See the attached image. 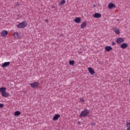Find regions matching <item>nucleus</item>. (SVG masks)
I'll return each instance as SVG.
<instances>
[{
	"instance_id": "nucleus-23",
	"label": "nucleus",
	"mask_w": 130,
	"mask_h": 130,
	"mask_svg": "<svg viewBox=\"0 0 130 130\" xmlns=\"http://www.w3.org/2000/svg\"><path fill=\"white\" fill-rule=\"evenodd\" d=\"M96 125V123L95 122H92L91 123V125L94 126Z\"/></svg>"
},
{
	"instance_id": "nucleus-13",
	"label": "nucleus",
	"mask_w": 130,
	"mask_h": 130,
	"mask_svg": "<svg viewBox=\"0 0 130 130\" xmlns=\"http://www.w3.org/2000/svg\"><path fill=\"white\" fill-rule=\"evenodd\" d=\"M81 17H76L74 19V22L77 24H80L81 23Z\"/></svg>"
},
{
	"instance_id": "nucleus-26",
	"label": "nucleus",
	"mask_w": 130,
	"mask_h": 130,
	"mask_svg": "<svg viewBox=\"0 0 130 130\" xmlns=\"http://www.w3.org/2000/svg\"><path fill=\"white\" fill-rule=\"evenodd\" d=\"M45 22H46L47 23L48 22V20L47 19L45 20Z\"/></svg>"
},
{
	"instance_id": "nucleus-22",
	"label": "nucleus",
	"mask_w": 130,
	"mask_h": 130,
	"mask_svg": "<svg viewBox=\"0 0 130 130\" xmlns=\"http://www.w3.org/2000/svg\"><path fill=\"white\" fill-rule=\"evenodd\" d=\"M69 64H70V66H74V64H75V61L74 60L69 61Z\"/></svg>"
},
{
	"instance_id": "nucleus-29",
	"label": "nucleus",
	"mask_w": 130,
	"mask_h": 130,
	"mask_svg": "<svg viewBox=\"0 0 130 130\" xmlns=\"http://www.w3.org/2000/svg\"><path fill=\"white\" fill-rule=\"evenodd\" d=\"M117 21H119V19H117Z\"/></svg>"
},
{
	"instance_id": "nucleus-5",
	"label": "nucleus",
	"mask_w": 130,
	"mask_h": 130,
	"mask_svg": "<svg viewBox=\"0 0 130 130\" xmlns=\"http://www.w3.org/2000/svg\"><path fill=\"white\" fill-rule=\"evenodd\" d=\"M30 86L31 87V88H33V89H35V88H37L38 86H39V82H35L30 83Z\"/></svg>"
},
{
	"instance_id": "nucleus-14",
	"label": "nucleus",
	"mask_w": 130,
	"mask_h": 130,
	"mask_svg": "<svg viewBox=\"0 0 130 130\" xmlns=\"http://www.w3.org/2000/svg\"><path fill=\"white\" fill-rule=\"evenodd\" d=\"M87 26V22H83L80 25L81 29H85V27Z\"/></svg>"
},
{
	"instance_id": "nucleus-28",
	"label": "nucleus",
	"mask_w": 130,
	"mask_h": 130,
	"mask_svg": "<svg viewBox=\"0 0 130 130\" xmlns=\"http://www.w3.org/2000/svg\"><path fill=\"white\" fill-rule=\"evenodd\" d=\"M80 123H81V122L78 121V124H80Z\"/></svg>"
},
{
	"instance_id": "nucleus-12",
	"label": "nucleus",
	"mask_w": 130,
	"mask_h": 130,
	"mask_svg": "<svg viewBox=\"0 0 130 130\" xmlns=\"http://www.w3.org/2000/svg\"><path fill=\"white\" fill-rule=\"evenodd\" d=\"M10 64H11V62H10V61L5 62L2 64V68H6L7 67H9Z\"/></svg>"
},
{
	"instance_id": "nucleus-11",
	"label": "nucleus",
	"mask_w": 130,
	"mask_h": 130,
	"mask_svg": "<svg viewBox=\"0 0 130 130\" xmlns=\"http://www.w3.org/2000/svg\"><path fill=\"white\" fill-rule=\"evenodd\" d=\"M105 50H106L107 52H109V51H111V50H112V48L110 46H107L105 47Z\"/></svg>"
},
{
	"instance_id": "nucleus-25",
	"label": "nucleus",
	"mask_w": 130,
	"mask_h": 130,
	"mask_svg": "<svg viewBox=\"0 0 130 130\" xmlns=\"http://www.w3.org/2000/svg\"><path fill=\"white\" fill-rule=\"evenodd\" d=\"M112 45H115V42H112Z\"/></svg>"
},
{
	"instance_id": "nucleus-21",
	"label": "nucleus",
	"mask_w": 130,
	"mask_h": 130,
	"mask_svg": "<svg viewBox=\"0 0 130 130\" xmlns=\"http://www.w3.org/2000/svg\"><path fill=\"white\" fill-rule=\"evenodd\" d=\"M66 4V0H61L59 3V5L60 6H63V5H64Z\"/></svg>"
},
{
	"instance_id": "nucleus-3",
	"label": "nucleus",
	"mask_w": 130,
	"mask_h": 130,
	"mask_svg": "<svg viewBox=\"0 0 130 130\" xmlns=\"http://www.w3.org/2000/svg\"><path fill=\"white\" fill-rule=\"evenodd\" d=\"M27 26V22L26 21H23L22 22L20 23H19L17 25V28H25V27H26Z\"/></svg>"
},
{
	"instance_id": "nucleus-6",
	"label": "nucleus",
	"mask_w": 130,
	"mask_h": 130,
	"mask_svg": "<svg viewBox=\"0 0 130 130\" xmlns=\"http://www.w3.org/2000/svg\"><path fill=\"white\" fill-rule=\"evenodd\" d=\"M112 30L117 35H119V34H120V30H119V28H118L116 26H114Z\"/></svg>"
},
{
	"instance_id": "nucleus-7",
	"label": "nucleus",
	"mask_w": 130,
	"mask_h": 130,
	"mask_svg": "<svg viewBox=\"0 0 130 130\" xmlns=\"http://www.w3.org/2000/svg\"><path fill=\"white\" fill-rule=\"evenodd\" d=\"M8 34H9V31H8L7 30H3L1 31L2 37H6V36H7Z\"/></svg>"
},
{
	"instance_id": "nucleus-27",
	"label": "nucleus",
	"mask_w": 130,
	"mask_h": 130,
	"mask_svg": "<svg viewBox=\"0 0 130 130\" xmlns=\"http://www.w3.org/2000/svg\"><path fill=\"white\" fill-rule=\"evenodd\" d=\"M128 83H129V84L130 85V78L128 79Z\"/></svg>"
},
{
	"instance_id": "nucleus-20",
	"label": "nucleus",
	"mask_w": 130,
	"mask_h": 130,
	"mask_svg": "<svg viewBox=\"0 0 130 130\" xmlns=\"http://www.w3.org/2000/svg\"><path fill=\"white\" fill-rule=\"evenodd\" d=\"M20 114H21V112L19 111H17L14 113V115L15 116H19V115H20Z\"/></svg>"
},
{
	"instance_id": "nucleus-2",
	"label": "nucleus",
	"mask_w": 130,
	"mask_h": 130,
	"mask_svg": "<svg viewBox=\"0 0 130 130\" xmlns=\"http://www.w3.org/2000/svg\"><path fill=\"white\" fill-rule=\"evenodd\" d=\"M89 113H90V111L86 109H84L83 111H81L80 114V117H86V116H88Z\"/></svg>"
},
{
	"instance_id": "nucleus-1",
	"label": "nucleus",
	"mask_w": 130,
	"mask_h": 130,
	"mask_svg": "<svg viewBox=\"0 0 130 130\" xmlns=\"http://www.w3.org/2000/svg\"><path fill=\"white\" fill-rule=\"evenodd\" d=\"M6 91H7L6 87L0 88V92L2 93V96H3V97L7 98L10 96V93H9V92H6Z\"/></svg>"
},
{
	"instance_id": "nucleus-17",
	"label": "nucleus",
	"mask_w": 130,
	"mask_h": 130,
	"mask_svg": "<svg viewBox=\"0 0 130 130\" xmlns=\"http://www.w3.org/2000/svg\"><path fill=\"white\" fill-rule=\"evenodd\" d=\"M79 102L80 103H81L82 104H84V103H85V99H84V98L81 97L79 99Z\"/></svg>"
},
{
	"instance_id": "nucleus-4",
	"label": "nucleus",
	"mask_w": 130,
	"mask_h": 130,
	"mask_svg": "<svg viewBox=\"0 0 130 130\" xmlns=\"http://www.w3.org/2000/svg\"><path fill=\"white\" fill-rule=\"evenodd\" d=\"M116 42L117 44H121V43L124 42V39L123 38H118L116 39Z\"/></svg>"
},
{
	"instance_id": "nucleus-10",
	"label": "nucleus",
	"mask_w": 130,
	"mask_h": 130,
	"mask_svg": "<svg viewBox=\"0 0 130 130\" xmlns=\"http://www.w3.org/2000/svg\"><path fill=\"white\" fill-rule=\"evenodd\" d=\"M87 70L90 75H93L95 74V71L92 68L89 67L87 68Z\"/></svg>"
},
{
	"instance_id": "nucleus-9",
	"label": "nucleus",
	"mask_w": 130,
	"mask_h": 130,
	"mask_svg": "<svg viewBox=\"0 0 130 130\" xmlns=\"http://www.w3.org/2000/svg\"><path fill=\"white\" fill-rule=\"evenodd\" d=\"M115 5L112 3H110L108 5V8L109 10H111V9H113L115 8Z\"/></svg>"
},
{
	"instance_id": "nucleus-15",
	"label": "nucleus",
	"mask_w": 130,
	"mask_h": 130,
	"mask_svg": "<svg viewBox=\"0 0 130 130\" xmlns=\"http://www.w3.org/2000/svg\"><path fill=\"white\" fill-rule=\"evenodd\" d=\"M102 16V15H101V14L99 13H96L93 15L94 18H96L98 19H99V18H101Z\"/></svg>"
},
{
	"instance_id": "nucleus-16",
	"label": "nucleus",
	"mask_w": 130,
	"mask_h": 130,
	"mask_svg": "<svg viewBox=\"0 0 130 130\" xmlns=\"http://www.w3.org/2000/svg\"><path fill=\"white\" fill-rule=\"evenodd\" d=\"M121 48L122 49H125L127 47V44L126 43H123L120 46Z\"/></svg>"
},
{
	"instance_id": "nucleus-8",
	"label": "nucleus",
	"mask_w": 130,
	"mask_h": 130,
	"mask_svg": "<svg viewBox=\"0 0 130 130\" xmlns=\"http://www.w3.org/2000/svg\"><path fill=\"white\" fill-rule=\"evenodd\" d=\"M59 117H60V115H59V114H55L53 117V121H56V120H58V118H59Z\"/></svg>"
},
{
	"instance_id": "nucleus-18",
	"label": "nucleus",
	"mask_w": 130,
	"mask_h": 130,
	"mask_svg": "<svg viewBox=\"0 0 130 130\" xmlns=\"http://www.w3.org/2000/svg\"><path fill=\"white\" fill-rule=\"evenodd\" d=\"M126 130H130V122L127 121L126 123Z\"/></svg>"
},
{
	"instance_id": "nucleus-19",
	"label": "nucleus",
	"mask_w": 130,
	"mask_h": 130,
	"mask_svg": "<svg viewBox=\"0 0 130 130\" xmlns=\"http://www.w3.org/2000/svg\"><path fill=\"white\" fill-rule=\"evenodd\" d=\"M13 36L15 38H16V39H19L20 38V37H19V34H18V32H15L13 35Z\"/></svg>"
},
{
	"instance_id": "nucleus-24",
	"label": "nucleus",
	"mask_w": 130,
	"mask_h": 130,
	"mask_svg": "<svg viewBox=\"0 0 130 130\" xmlns=\"http://www.w3.org/2000/svg\"><path fill=\"white\" fill-rule=\"evenodd\" d=\"M3 107H4V104H0V108H3Z\"/></svg>"
}]
</instances>
